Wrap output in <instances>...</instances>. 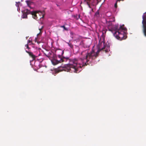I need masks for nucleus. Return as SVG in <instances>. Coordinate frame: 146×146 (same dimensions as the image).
I'll return each mask as SVG.
<instances>
[{
  "label": "nucleus",
  "instance_id": "nucleus-24",
  "mask_svg": "<svg viewBox=\"0 0 146 146\" xmlns=\"http://www.w3.org/2000/svg\"><path fill=\"white\" fill-rule=\"evenodd\" d=\"M103 42V44H104V42Z\"/></svg>",
  "mask_w": 146,
  "mask_h": 146
},
{
  "label": "nucleus",
  "instance_id": "nucleus-10",
  "mask_svg": "<svg viewBox=\"0 0 146 146\" xmlns=\"http://www.w3.org/2000/svg\"><path fill=\"white\" fill-rule=\"evenodd\" d=\"M67 43L68 44V45L70 46V47L72 48H73V45L70 42V41L68 42H67Z\"/></svg>",
  "mask_w": 146,
  "mask_h": 146
},
{
  "label": "nucleus",
  "instance_id": "nucleus-20",
  "mask_svg": "<svg viewBox=\"0 0 146 146\" xmlns=\"http://www.w3.org/2000/svg\"><path fill=\"white\" fill-rule=\"evenodd\" d=\"M124 1V0H117V1Z\"/></svg>",
  "mask_w": 146,
  "mask_h": 146
},
{
  "label": "nucleus",
  "instance_id": "nucleus-15",
  "mask_svg": "<svg viewBox=\"0 0 146 146\" xmlns=\"http://www.w3.org/2000/svg\"><path fill=\"white\" fill-rule=\"evenodd\" d=\"M95 0H94L93 2L91 3L92 5H94L95 4L94 3V2L95 1Z\"/></svg>",
  "mask_w": 146,
  "mask_h": 146
},
{
  "label": "nucleus",
  "instance_id": "nucleus-9",
  "mask_svg": "<svg viewBox=\"0 0 146 146\" xmlns=\"http://www.w3.org/2000/svg\"><path fill=\"white\" fill-rule=\"evenodd\" d=\"M80 14H79L78 15H76L74 16V18L76 20H78L79 18H80Z\"/></svg>",
  "mask_w": 146,
  "mask_h": 146
},
{
  "label": "nucleus",
  "instance_id": "nucleus-22",
  "mask_svg": "<svg viewBox=\"0 0 146 146\" xmlns=\"http://www.w3.org/2000/svg\"><path fill=\"white\" fill-rule=\"evenodd\" d=\"M39 33H38L37 35V36L38 35H39Z\"/></svg>",
  "mask_w": 146,
  "mask_h": 146
},
{
  "label": "nucleus",
  "instance_id": "nucleus-6",
  "mask_svg": "<svg viewBox=\"0 0 146 146\" xmlns=\"http://www.w3.org/2000/svg\"><path fill=\"white\" fill-rule=\"evenodd\" d=\"M26 52L29 54L30 57L33 58V60L35 59L36 56L33 54L32 52L28 51L27 50H26Z\"/></svg>",
  "mask_w": 146,
  "mask_h": 146
},
{
  "label": "nucleus",
  "instance_id": "nucleus-5",
  "mask_svg": "<svg viewBox=\"0 0 146 146\" xmlns=\"http://www.w3.org/2000/svg\"><path fill=\"white\" fill-rule=\"evenodd\" d=\"M142 23L143 28V33L144 35L146 36V16L143 17Z\"/></svg>",
  "mask_w": 146,
  "mask_h": 146
},
{
  "label": "nucleus",
  "instance_id": "nucleus-16",
  "mask_svg": "<svg viewBox=\"0 0 146 146\" xmlns=\"http://www.w3.org/2000/svg\"><path fill=\"white\" fill-rule=\"evenodd\" d=\"M117 1L115 4V7L116 8L117 7Z\"/></svg>",
  "mask_w": 146,
  "mask_h": 146
},
{
  "label": "nucleus",
  "instance_id": "nucleus-14",
  "mask_svg": "<svg viewBox=\"0 0 146 146\" xmlns=\"http://www.w3.org/2000/svg\"><path fill=\"white\" fill-rule=\"evenodd\" d=\"M25 46L27 47V48L28 49H30V48L29 47L28 44H25Z\"/></svg>",
  "mask_w": 146,
  "mask_h": 146
},
{
  "label": "nucleus",
  "instance_id": "nucleus-7",
  "mask_svg": "<svg viewBox=\"0 0 146 146\" xmlns=\"http://www.w3.org/2000/svg\"><path fill=\"white\" fill-rule=\"evenodd\" d=\"M94 16L97 18L99 17L100 14L99 10H98L96 12L94 15Z\"/></svg>",
  "mask_w": 146,
  "mask_h": 146
},
{
  "label": "nucleus",
  "instance_id": "nucleus-18",
  "mask_svg": "<svg viewBox=\"0 0 146 146\" xmlns=\"http://www.w3.org/2000/svg\"><path fill=\"white\" fill-rule=\"evenodd\" d=\"M31 42V41L30 40H28V42H27V44H28L29 43Z\"/></svg>",
  "mask_w": 146,
  "mask_h": 146
},
{
  "label": "nucleus",
  "instance_id": "nucleus-23",
  "mask_svg": "<svg viewBox=\"0 0 146 146\" xmlns=\"http://www.w3.org/2000/svg\"><path fill=\"white\" fill-rule=\"evenodd\" d=\"M58 54H60V52H59V53H58Z\"/></svg>",
  "mask_w": 146,
  "mask_h": 146
},
{
  "label": "nucleus",
  "instance_id": "nucleus-13",
  "mask_svg": "<svg viewBox=\"0 0 146 146\" xmlns=\"http://www.w3.org/2000/svg\"><path fill=\"white\" fill-rule=\"evenodd\" d=\"M61 27L63 28V29L65 30H67V29L66 28L64 25L61 26Z\"/></svg>",
  "mask_w": 146,
  "mask_h": 146
},
{
  "label": "nucleus",
  "instance_id": "nucleus-3",
  "mask_svg": "<svg viewBox=\"0 0 146 146\" xmlns=\"http://www.w3.org/2000/svg\"><path fill=\"white\" fill-rule=\"evenodd\" d=\"M37 14H38L39 15H42V12L40 11H31L28 9H26L23 11V15L22 16V18L23 19L27 18V15L29 14H31L32 15L34 19H37L38 18L37 16Z\"/></svg>",
  "mask_w": 146,
  "mask_h": 146
},
{
  "label": "nucleus",
  "instance_id": "nucleus-4",
  "mask_svg": "<svg viewBox=\"0 0 146 146\" xmlns=\"http://www.w3.org/2000/svg\"><path fill=\"white\" fill-rule=\"evenodd\" d=\"M56 55V57L53 58L52 60H51V62L52 64L54 65H56L57 64H54L53 63V61L54 60H60V59H62V55L64 53L63 51L61 50H58L56 51L55 52Z\"/></svg>",
  "mask_w": 146,
  "mask_h": 146
},
{
  "label": "nucleus",
  "instance_id": "nucleus-19",
  "mask_svg": "<svg viewBox=\"0 0 146 146\" xmlns=\"http://www.w3.org/2000/svg\"><path fill=\"white\" fill-rule=\"evenodd\" d=\"M88 7L89 8H91V7H90V3L89 4H88Z\"/></svg>",
  "mask_w": 146,
  "mask_h": 146
},
{
  "label": "nucleus",
  "instance_id": "nucleus-2",
  "mask_svg": "<svg viewBox=\"0 0 146 146\" xmlns=\"http://www.w3.org/2000/svg\"><path fill=\"white\" fill-rule=\"evenodd\" d=\"M115 20L113 21H107V24L109 31H111L114 36L120 40L125 39L127 36L126 35L127 29L124 25L118 27V24H114Z\"/></svg>",
  "mask_w": 146,
  "mask_h": 146
},
{
  "label": "nucleus",
  "instance_id": "nucleus-12",
  "mask_svg": "<svg viewBox=\"0 0 146 146\" xmlns=\"http://www.w3.org/2000/svg\"><path fill=\"white\" fill-rule=\"evenodd\" d=\"M26 2L27 3V5L28 6H29V5H30V1H26Z\"/></svg>",
  "mask_w": 146,
  "mask_h": 146
},
{
  "label": "nucleus",
  "instance_id": "nucleus-1",
  "mask_svg": "<svg viewBox=\"0 0 146 146\" xmlns=\"http://www.w3.org/2000/svg\"><path fill=\"white\" fill-rule=\"evenodd\" d=\"M105 46L102 48L99 47V49L98 51L95 52L92 50L91 51L89 52V50L86 49L82 51L81 53V55L83 59L85 60V62L83 63L82 64H78L76 60H71L68 58L62 57V59H60V60H54L53 63L55 64H58L64 62H66L68 63L65 65L64 67L61 66L59 70V71H64L69 72H74L76 73H78L81 70L82 66L87 65L89 64L92 62V61L95 60L98 56L99 54L100 51L103 50L106 52L108 51V49H106Z\"/></svg>",
  "mask_w": 146,
  "mask_h": 146
},
{
  "label": "nucleus",
  "instance_id": "nucleus-21",
  "mask_svg": "<svg viewBox=\"0 0 146 146\" xmlns=\"http://www.w3.org/2000/svg\"><path fill=\"white\" fill-rule=\"evenodd\" d=\"M42 17H40V18H43V17H44V15H43L42 14Z\"/></svg>",
  "mask_w": 146,
  "mask_h": 146
},
{
  "label": "nucleus",
  "instance_id": "nucleus-11",
  "mask_svg": "<svg viewBox=\"0 0 146 146\" xmlns=\"http://www.w3.org/2000/svg\"><path fill=\"white\" fill-rule=\"evenodd\" d=\"M76 36L77 37V38L76 39H75L74 40L76 41H79V40L80 38V37L78 35Z\"/></svg>",
  "mask_w": 146,
  "mask_h": 146
},
{
  "label": "nucleus",
  "instance_id": "nucleus-17",
  "mask_svg": "<svg viewBox=\"0 0 146 146\" xmlns=\"http://www.w3.org/2000/svg\"><path fill=\"white\" fill-rule=\"evenodd\" d=\"M43 28V27L42 26L41 28H40V29H39L40 30V32L41 31V30Z\"/></svg>",
  "mask_w": 146,
  "mask_h": 146
},
{
  "label": "nucleus",
  "instance_id": "nucleus-8",
  "mask_svg": "<svg viewBox=\"0 0 146 146\" xmlns=\"http://www.w3.org/2000/svg\"><path fill=\"white\" fill-rule=\"evenodd\" d=\"M90 1L91 0H84V3L85 4L88 5V4L90 3Z\"/></svg>",
  "mask_w": 146,
  "mask_h": 146
}]
</instances>
